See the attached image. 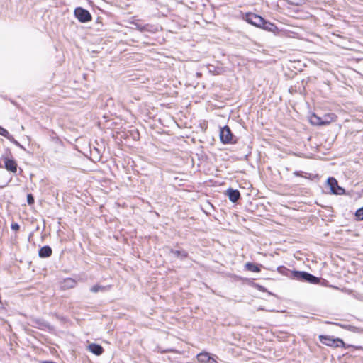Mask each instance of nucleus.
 I'll use <instances>...</instances> for the list:
<instances>
[{
	"mask_svg": "<svg viewBox=\"0 0 363 363\" xmlns=\"http://www.w3.org/2000/svg\"><path fill=\"white\" fill-rule=\"evenodd\" d=\"M9 131L6 129H5L3 127L0 126V135H1L4 136V137L7 136V133Z\"/></svg>",
	"mask_w": 363,
	"mask_h": 363,
	"instance_id": "22",
	"label": "nucleus"
},
{
	"mask_svg": "<svg viewBox=\"0 0 363 363\" xmlns=\"http://www.w3.org/2000/svg\"><path fill=\"white\" fill-rule=\"evenodd\" d=\"M74 16L82 23H86L91 20V15L86 10L82 7L76 8L74 10Z\"/></svg>",
	"mask_w": 363,
	"mask_h": 363,
	"instance_id": "3",
	"label": "nucleus"
},
{
	"mask_svg": "<svg viewBox=\"0 0 363 363\" xmlns=\"http://www.w3.org/2000/svg\"><path fill=\"white\" fill-rule=\"evenodd\" d=\"M327 184L333 194L342 195L345 194V189L338 185L337 181L335 178L329 177Z\"/></svg>",
	"mask_w": 363,
	"mask_h": 363,
	"instance_id": "4",
	"label": "nucleus"
},
{
	"mask_svg": "<svg viewBox=\"0 0 363 363\" xmlns=\"http://www.w3.org/2000/svg\"><path fill=\"white\" fill-rule=\"evenodd\" d=\"M360 333H363V328H360Z\"/></svg>",
	"mask_w": 363,
	"mask_h": 363,
	"instance_id": "26",
	"label": "nucleus"
},
{
	"mask_svg": "<svg viewBox=\"0 0 363 363\" xmlns=\"http://www.w3.org/2000/svg\"><path fill=\"white\" fill-rule=\"evenodd\" d=\"M293 277L298 281H306L311 284H318L320 279L308 272L303 271H293Z\"/></svg>",
	"mask_w": 363,
	"mask_h": 363,
	"instance_id": "2",
	"label": "nucleus"
},
{
	"mask_svg": "<svg viewBox=\"0 0 363 363\" xmlns=\"http://www.w3.org/2000/svg\"><path fill=\"white\" fill-rule=\"evenodd\" d=\"M245 19L247 23L258 28H260L264 23V18L262 16L252 13H247Z\"/></svg>",
	"mask_w": 363,
	"mask_h": 363,
	"instance_id": "5",
	"label": "nucleus"
},
{
	"mask_svg": "<svg viewBox=\"0 0 363 363\" xmlns=\"http://www.w3.org/2000/svg\"><path fill=\"white\" fill-rule=\"evenodd\" d=\"M11 229H12V230H19V228H20V226H19V225H18V223H13L11 224Z\"/></svg>",
	"mask_w": 363,
	"mask_h": 363,
	"instance_id": "23",
	"label": "nucleus"
},
{
	"mask_svg": "<svg viewBox=\"0 0 363 363\" xmlns=\"http://www.w3.org/2000/svg\"><path fill=\"white\" fill-rule=\"evenodd\" d=\"M355 217L357 220H363V207L356 211Z\"/></svg>",
	"mask_w": 363,
	"mask_h": 363,
	"instance_id": "20",
	"label": "nucleus"
},
{
	"mask_svg": "<svg viewBox=\"0 0 363 363\" xmlns=\"http://www.w3.org/2000/svg\"><path fill=\"white\" fill-rule=\"evenodd\" d=\"M109 288H110L109 286H101L99 284H96L90 289V291L93 293H97L99 291H105L108 290Z\"/></svg>",
	"mask_w": 363,
	"mask_h": 363,
	"instance_id": "17",
	"label": "nucleus"
},
{
	"mask_svg": "<svg viewBox=\"0 0 363 363\" xmlns=\"http://www.w3.org/2000/svg\"><path fill=\"white\" fill-rule=\"evenodd\" d=\"M5 168L12 173H16L17 172V163L13 159L5 158L4 159Z\"/></svg>",
	"mask_w": 363,
	"mask_h": 363,
	"instance_id": "7",
	"label": "nucleus"
},
{
	"mask_svg": "<svg viewBox=\"0 0 363 363\" xmlns=\"http://www.w3.org/2000/svg\"><path fill=\"white\" fill-rule=\"evenodd\" d=\"M314 118H315L317 119V121L316 122L311 121L313 123L325 124L327 123V122H323V121H320V118L317 117L315 115H314Z\"/></svg>",
	"mask_w": 363,
	"mask_h": 363,
	"instance_id": "24",
	"label": "nucleus"
},
{
	"mask_svg": "<svg viewBox=\"0 0 363 363\" xmlns=\"http://www.w3.org/2000/svg\"><path fill=\"white\" fill-rule=\"evenodd\" d=\"M196 357L198 361L200 362L207 363L211 362V361L216 362V361L210 357L209 353L206 352H203L198 354Z\"/></svg>",
	"mask_w": 363,
	"mask_h": 363,
	"instance_id": "10",
	"label": "nucleus"
},
{
	"mask_svg": "<svg viewBox=\"0 0 363 363\" xmlns=\"http://www.w3.org/2000/svg\"><path fill=\"white\" fill-rule=\"evenodd\" d=\"M52 252V249L50 246L45 245L39 250L38 255L41 258H47L51 256Z\"/></svg>",
	"mask_w": 363,
	"mask_h": 363,
	"instance_id": "11",
	"label": "nucleus"
},
{
	"mask_svg": "<svg viewBox=\"0 0 363 363\" xmlns=\"http://www.w3.org/2000/svg\"><path fill=\"white\" fill-rule=\"evenodd\" d=\"M227 193L229 200L233 203L237 202L240 197V191L237 189H228Z\"/></svg>",
	"mask_w": 363,
	"mask_h": 363,
	"instance_id": "8",
	"label": "nucleus"
},
{
	"mask_svg": "<svg viewBox=\"0 0 363 363\" xmlns=\"http://www.w3.org/2000/svg\"><path fill=\"white\" fill-rule=\"evenodd\" d=\"M6 139H8L10 142L13 143L16 146L23 148V146L16 140L15 138L8 132L7 136H5Z\"/></svg>",
	"mask_w": 363,
	"mask_h": 363,
	"instance_id": "19",
	"label": "nucleus"
},
{
	"mask_svg": "<svg viewBox=\"0 0 363 363\" xmlns=\"http://www.w3.org/2000/svg\"><path fill=\"white\" fill-rule=\"evenodd\" d=\"M27 202L28 204L31 205L34 203V198L32 194H28L27 196Z\"/></svg>",
	"mask_w": 363,
	"mask_h": 363,
	"instance_id": "21",
	"label": "nucleus"
},
{
	"mask_svg": "<svg viewBox=\"0 0 363 363\" xmlns=\"http://www.w3.org/2000/svg\"><path fill=\"white\" fill-rule=\"evenodd\" d=\"M294 174L296 177H301L308 179H313L314 176L311 174L303 172L302 171H295Z\"/></svg>",
	"mask_w": 363,
	"mask_h": 363,
	"instance_id": "18",
	"label": "nucleus"
},
{
	"mask_svg": "<svg viewBox=\"0 0 363 363\" xmlns=\"http://www.w3.org/2000/svg\"><path fill=\"white\" fill-rule=\"evenodd\" d=\"M260 28L272 32L277 29V27L274 23L267 21L265 19H264V23Z\"/></svg>",
	"mask_w": 363,
	"mask_h": 363,
	"instance_id": "12",
	"label": "nucleus"
},
{
	"mask_svg": "<svg viewBox=\"0 0 363 363\" xmlns=\"http://www.w3.org/2000/svg\"><path fill=\"white\" fill-rule=\"evenodd\" d=\"M170 252L174 255V257L184 259L187 257L188 253L185 250H171Z\"/></svg>",
	"mask_w": 363,
	"mask_h": 363,
	"instance_id": "13",
	"label": "nucleus"
},
{
	"mask_svg": "<svg viewBox=\"0 0 363 363\" xmlns=\"http://www.w3.org/2000/svg\"><path fill=\"white\" fill-rule=\"evenodd\" d=\"M335 325H339L340 326L341 328H344V329H346L349 331H351V332H353V333H360V328L359 327H356V326H354V325H342V324H339V323H335Z\"/></svg>",
	"mask_w": 363,
	"mask_h": 363,
	"instance_id": "14",
	"label": "nucleus"
},
{
	"mask_svg": "<svg viewBox=\"0 0 363 363\" xmlns=\"http://www.w3.org/2000/svg\"><path fill=\"white\" fill-rule=\"evenodd\" d=\"M245 269L253 272H259L261 270L259 265L252 262H247L245 264Z\"/></svg>",
	"mask_w": 363,
	"mask_h": 363,
	"instance_id": "16",
	"label": "nucleus"
},
{
	"mask_svg": "<svg viewBox=\"0 0 363 363\" xmlns=\"http://www.w3.org/2000/svg\"><path fill=\"white\" fill-rule=\"evenodd\" d=\"M67 281L71 282L72 284L74 283V281L72 279H69Z\"/></svg>",
	"mask_w": 363,
	"mask_h": 363,
	"instance_id": "25",
	"label": "nucleus"
},
{
	"mask_svg": "<svg viewBox=\"0 0 363 363\" xmlns=\"http://www.w3.org/2000/svg\"><path fill=\"white\" fill-rule=\"evenodd\" d=\"M220 138L223 143L227 144L233 143V135L228 125L220 129Z\"/></svg>",
	"mask_w": 363,
	"mask_h": 363,
	"instance_id": "6",
	"label": "nucleus"
},
{
	"mask_svg": "<svg viewBox=\"0 0 363 363\" xmlns=\"http://www.w3.org/2000/svg\"><path fill=\"white\" fill-rule=\"evenodd\" d=\"M319 340L323 344L330 347H343L345 349L352 347L355 350H363V346L347 345L344 342V341L342 339L338 337L334 338L333 336L330 335H320L319 336Z\"/></svg>",
	"mask_w": 363,
	"mask_h": 363,
	"instance_id": "1",
	"label": "nucleus"
},
{
	"mask_svg": "<svg viewBox=\"0 0 363 363\" xmlns=\"http://www.w3.org/2000/svg\"><path fill=\"white\" fill-rule=\"evenodd\" d=\"M132 24L135 27V28L137 30H138L141 32L150 30L149 29V27H150L149 24L143 25V24L140 23L138 21L132 22Z\"/></svg>",
	"mask_w": 363,
	"mask_h": 363,
	"instance_id": "15",
	"label": "nucleus"
},
{
	"mask_svg": "<svg viewBox=\"0 0 363 363\" xmlns=\"http://www.w3.org/2000/svg\"><path fill=\"white\" fill-rule=\"evenodd\" d=\"M88 349L91 353L97 356L101 355L104 352V348L100 345L96 343L89 344Z\"/></svg>",
	"mask_w": 363,
	"mask_h": 363,
	"instance_id": "9",
	"label": "nucleus"
}]
</instances>
